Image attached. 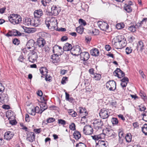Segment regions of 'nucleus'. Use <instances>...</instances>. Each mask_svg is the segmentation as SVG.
Segmentation results:
<instances>
[{"label": "nucleus", "mask_w": 147, "mask_h": 147, "mask_svg": "<svg viewBox=\"0 0 147 147\" xmlns=\"http://www.w3.org/2000/svg\"><path fill=\"white\" fill-rule=\"evenodd\" d=\"M8 19L11 23L14 25L19 24L22 20V18L20 15L15 13L10 14Z\"/></svg>", "instance_id": "nucleus-1"}, {"label": "nucleus", "mask_w": 147, "mask_h": 147, "mask_svg": "<svg viewBox=\"0 0 147 147\" xmlns=\"http://www.w3.org/2000/svg\"><path fill=\"white\" fill-rule=\"evenodd\" d=\"M56 20L54 18H51L49 19L46 20L45 24L48 28L51 29L53 28L55 29V25L56 24Z\"/></svg>", "instance_id": "nucleus-2"}, {"label": "nucleus", "mask_w": 147, "mask_h": 147, "mask_svg": "<svg viewBox=\"0 0 147 147\" xmlns=\"http://www.w3.org/2000/svg\"><path fill=\"white\" fill-rule=\"evenodd\" d=\"M93 124L94 128L96 130L102 129L103 123L101 119H96L94 120L93 121Z\"/></svg>", "instance_id": "nucleus-3"}, {"label": "nucleus", "mask_w": 147, "mask_h": 147, "mask_svg": "<svg viewBox=\"0 0 147 147\" xmlns=\"http://www.w3.org/2000/svg\"><path fill=\"white\" fill-rule=\"evenodd\" d=\"M106 86L107 89L110 91H114L116 88V83L114 80H109L106 84Z\"/></svg>", "instance_id": "nucleus-4"}, {"label": "nucleus", "mask_w": 147, "mask_h": 147, "mask_svg": "<svg viewBox=\"0 0 147 147\" xmlns=\"http://www.w3.org/2000/svg\"><path fill=\"white\" fill-rule=\"evenodd\" d=\"M93 128L90 125H87L85 126L83 129L84 134L86 135H90L93 132Z\"/></svg>", "instance_id": "nucleus-5"}, {"label": "nucleus", "mask_w": 147, "mask_h": 147, "mask_svg": "<svg viewBox=\"0 0 147 147\" xmlns=\"http://www.w3.org/2000/svg\"><path fill=\"white\" fill-rule=\"evenodd\" d=\"M81 52V49L78 45L73 47L71 51V54L75 56L79 55Z\"/></svg>", "instance_id": "nucleus-6"}, {"label": "nucleus", "mask_w": 147, "mask_h": 147, "mask_svg": "<svg viewBox=\"0 0 147 147\" xmlns=\"http://www.w3.org/2000/svg\"><path fill=\"white\" fill-rule=\"evenodd\" d=\"M109 114L108 110L105 108L101 109L99 112L100 116L103 119L107 118L109 116Z\"/></svg>", "instance_id": "nucleus-7"}, {"label": "nucleus", "mask_w": 147, "mask_h": 147, "mask_svg": "<svg viewBox=\"0 0 147 147\" xmlns=\"http://www.w3.org/2000/svg\"><path fill=\"white\" fill-rule=\"evenodd\" d=\"M38 58V55L37 52L33 50L29 54L28 59L30 61L33 63L36 61Z\"/></svg>", "instance_id": "nucleus-8"}, {"label": "nucleus", "mask_w": 147, "mask_h": 147, "mask_svg": "<svg viewBox=\"0 0 147 147\" xmlns=\"http://www.w3.org/2000/svg\"><path fill=\"white\" fill-rule=\"evenodd\" d=\"M98 25L100 30L102 31H105L108 30L109 26L107 23L105 22L99 21L98 22Z\"/></svg>", "instance_id": "nucleus-9"}, {"label": "nucleus", "mask_w": 147, "mask_h": 147, "mask_svg": "<svg viewBox=\"0 0 147 147\" xmlns=\"http://www.w3.org/2000/svg\"><path fill=\"white\" fill-rule=\"evenodd\" d=\"M51 14L54 16H57L60 12L61 8L55 5H53L51 7Z\"/></svg>", "instance_id": "nucleus-10"}, {"label": "nucleus", "mask_w": 147, "mask_h": 147, "mask_svg": "<svg viewBox=\"0 0 147 147\" xmlns=\"http://www.w3.org/2000/svg\"><path fill=\"white\" fill-rule=\"evenodd\" d=\"M27 140L30 142H32L35 140V135L33 132L28 131L27 133Z\"/></svg>", "instance_id": "nucleus-11"}, {"label": "nucleus", "mask_w": 147, "mask_h": 147, "mask_svg": "<svg viewBox=\"0 0 147 147\" xmlns=\"http://www.w3.org/2000/svg\"><path fill=\"white\" fill-rule=\"evenodd\" d=\"M80 56L81 60L84 61H87L90 57L89 53L86 52H81Z\"/></svg>", "instance_id": "nucleus-12"}, {"label": "nucleus", "mask_w": 147, "mask_h": 147, "mask_svg": "<svg viewBox=\"0 0 147 147\" xmlns=\"http://www.w3.org/2000/svg\"><path fill=\"white\" fill-rule=\"evenodd\" d=\"M35 42L33 40H30L27 42L26 46L28 49H31L30 51H32L35 49V47H34Z\"/></svg>", "instance_id": "nucleus-13"}, {"label": "nucleus", "mask_w": 147, "mask_h": 147, "mask_svg": "<svg viewBox=\"0 0 147 147\" xmlns=\"http://www.w3.org/2000/svg\"><path fill=\"white\" fill-rule=\"evenodd\" d=\"M53 51L54 53L55 52H58L57 53L59 55H62L63 53V51L62 50V48L58 45H55L53 48Z\"/></svg>", "instance_id": "nucleus-14"}, {"label": "nucleus", "mask_w": 147, "mask_h": 147, "mask_svg": "<svg viewBox=\"0 0 147 147\" xmlns=\"http://www.w3.org/2000/svg\"><path fill=\"white\" fill-rule=\"evenodd\" d=\"M46 43V41L43 38L39 37L38 38L37 40V44L39 47H43Z\"/></svg>", "instance_id": "nucleus-15"}, {"label": "nucleus", "mask_w": 147, "mask_h": 147, "mask_svg": "<svg viewBox=\"0 0 147 147\" xmlns=\"http://www.w3.org/2000/svg\"><path fill=\"white\" fill-rule=\"evenodd\" d=\"M105 131L109 137H112L113 138H115L116 137V134L111 129L106 128Z\"/></svg>", "instance_id": "nucleus-16"}, {"label": "nucleus", "mask_w": 147, "mask_h": 147, "mask_svg": "<svg viewBox=\"0 0 147 147\" xmlns=\"http://www.w3.org/2000/svg\"><path fill=\"white\" fill-rule=\"evenodd\" d=\"M14 135V134L13 132L7 131L5 133L4 138L5 139L9 140L12 138Z\"/></svg>", "instance_id": "nucleus-17"}, {"label": "nucleus", "mask_w": 147, "mask_h": 147, "mask_svg": "<svg viewBox=\"0 0 147 147\" xmlns=\"http://www.w3.org/2000/svg\"><path fill=\"white\" fill-rule=\"evenodd\" d=\"M34 17L37 18H40L43 15V11L41 9L35 10L34 12Z\"/></svg>", "instance_id": "nucleus-18"}, {"label": "nucleus", "mask_w": 147, "mask_h": 147, "mask_svg": "<svg viewBox=\"0 0 147 147\" xmlns=\"http://www.w3.org/2000/svg\"><path fill=\"white\" fill-rule=\"evenodd\" d=\"M60 55H59L57 53L51 55V59L53 63H57L59 61V56Z\"/></svg>", "instance_id": "nucleus-19"}, {"label": "nucleus", "mask_w": 147, "mask_h": 147, "mask_svg": "<svg viewBox=\"0 0 147 147\" xmlns=\"http://www.w3.org/2000/svg\"><path fill=\"white\" fill-rule=\"evenodd\" d=\"M90 54L92 56L98 57L99 55V51L97 48H93L90 51Z\"/></svg>", "instance_id": "nucleus-20"}, {"label": "nucleus", "mask_w": 147, "mask_h": 147, "mask_svg": "<svg viewBox=\"0 0 147 147\" xmlns=\"http://www.w3.org/2000/svg\"><path fill=\"white\" fill-rule=\"evenodd\" d=\"M121 86L123 88L127 86V83L129 82V79L126 77H124L121 80Z\"/></svg>", "instance_id": "nucleus-21"}, {"label": "nucleus", "mask_w": 147, "mask_h": 147, "mask_svg": "<svg viewBox=\"0 0 147 147\" xmlns=\"http://www.w3.org/2000/svg\"><path fill=\"white\" fill-rule=\"evenodd\" d=\"M22 28L24 30L25 32L28 33H33L36 31V29L34 28H27L24 26H22Z\"/></svg>", "instance_id": "nucleus-22"}, {"label": "nucleus", "mask_w": 147, "mask_h": 147, "mask_svg": "<svg viewBox=\"0 0 147 147\" xmlns=\"http://www.w3.org/2000/svg\"><path fill=\"white\" fill-rule=\"evenodd\" d=\"M72 48L71 45L68 43H65L63 47V49L65 51H71Z\"/></svg>", "instance_id": "nucleus-23"}, {"label": "nucleus", "mask_w": 147, "mask_h": 147, "mask_svg": "<svg viewBox=\"0 0 147 147\" xmlns=\"http://www.w3.org/2000/svg\"><path fill=\"white\" fill-rule=\"evenodd\" d=\"M125 38L123 35H119L117 36L115 39V42L114 45L116 44L117 45L119 42L123 40Z\"/></svg>", "instance_id": "nucleus-24"}, {"label": "nucleus", "mask_w": 147, "mask_h": 147, "mask_svg": "<svg viewBox=\"0 0 147 147\" xmlns=\"http://www.w3.org/2000/svg\"><path fill=\"white\" fill-rule=\"evenodd\" d=\"M74 138L76 140H78L81 137V134L79 131H75L73 133Z\"/></svg>", "instance_id": "nucleus-25"}, {"label": "nucleus", "mask_w": 147, "mask_h": 147, "mask_svg": "<svg viewBox=\"0 0 147 147\" xmlns=\"http://www.w3.org/2000/svg\"><path fill=\"white\" fill-rule=\"evenodd\" d=\"M12 36H21L22 34L19 31L16 29H13L11 30Z\"/></svg>", "instance_id": "nucleus-26"}, {"label": "nucleus", "mask_w": 147, "mask_h": 147, "mask_svg": "<svg viewBox=\"0 0 147 147\" xmlns=\"http://www.w3.org/2000/svg\"><path fill=\"white\" fill-rule=\"evenodd\" d=\"M126 44L127 41L125 38L118 44L117 45H119V47L121 48L125 47L126 45Z\"/></svg>", "instance_id": "nucleus-27"}, {"label": "nucleus", "mask_w": 147, "mask_h": 147, "mask_svg": "<svg viewBox=\"0 0 147 147\" xmlns=\"http://www.w3.org/2000/svg\"><path fill=\"white\" fill-rule=\"evenodd\" d=\"M132 136L131 134H127L125 137V138L126 141L128 143L131 142L132 139Z\"/></svg>", "instance_id": "nucleus-28"}, {"label": "nucleus", "mask_w": 147, "mask_h": 147, "mask_svg": "<svg viewBox=\"0 0 147 147\" xmlns=\"http://www.w3.org/2000/svg\"><path fill=\"white\" fill-rule=\"evenodd\" d=\"M84 28L81 26H80L76 28V31L78 33L82 34L84 31Z\"/></svg>", "instance_id": "nucleus-29"}, {"label": "nucleus", "mask_w": 147, "mask_h": 147, "mask_svg": "<svg viewBox=\"0 0 147 147\" xmlns=\"http://www.w3.org/2000/svg\"><path fill=\"white\" fill-rule=\"evenodd\" d=\"M138 48L141 51L144 49V45L143 42L141 41H139L137 45Z\"/></svg>", "instance_id": "nucleus-30"}, {"label": "nucleus", "mask_w": 147, "mask_h": 147, "mask_svg": "<svg viewBox=\"0 0 147 147\" xmlns=\"http://www.w3.org/2000/svg\"><path fill=\"white\" fill-rule=\"evenodd\" d=\"M142 130L145 135L147 136V124L146 123L144 124L142 128Z\"/></svg>", "instance_id": "nucleus-31"}, {"label": "nucleus", "mask_w": 147, "mask_h": 147, "mask_svg": "<svg viewBox=\"0 0 147 147\" xmlns=\"http://www.w3.org/2000/svg\"><path fill=\"white\" fill-rule=\"evenodd\" d=\"M80 110L79 111V112L80 113H84V115L85 116H87L88 114V113L86 112V109L84 108H83L82 107H80L79 108Z\"/></svg>", "instance_id": "nucleus-32"}, {"label": "nucleus", "mask_w": 147, "mask_h": 147, "mask_svg": "<svg viewBox=\"0 0 147 147\" xmlns=\"http://www.w3.org/2000/svg\"><path fill=\"white\" fill-rule=\"evenodd\" d=\"M39 23V21L38 20L32 19V20L31 25L36 27L38 26Z\"/></svg>", "instance_id": "nucleus-33"}, {"label": "nucleus", "mask_w": 147, "mask_h": 147, "mask_svg": "<svg viewBox=\"0 0 147 147\" xmlns=\"http://www.w3.org/2000/svg\"><path fill=\"white\" fill-rule=\"evenodd\" d=\"M124 9L128 13L131 12L132 10V8L129 5H127L125 7Z\"/></svg>", "instance_id": "nucleus-34"}, {"label": "nucleus", "mask_w": 147, "mask_h": 147, "mask_svg": "<svg viewBox=\"0 0 147 147\" xmlns=\"http://www.w3.org/2000/svg\"><path fill=\"white\" fill-rule=\"evenodd\" d=\"M140 95L144 101H147V97L146 96V94L145 93L143 92H141L140 93Z\"/></svg>", "instance_id": "nucleus-35"}, {"label": "nucleus", "mask_w": 147, "mask_h": 147, "mask_svg": "<svg viewBox=\"0 0 147 147\" xmlns=\"http://www.w3.org/2000/svg\"><path fill=\"white\" fill-rule=\"evenodd\" d=\"M32 20L30 18H26L25 19V24L28 26L31 25Z\"/></svg>", "instance_id": "nucleus-36"}, {"label": "nucleus", "mask_w": 147, "mask_h": 147, "mask_svg": "<svg viewBox=\"0 0 147 147\" xmlns=\"http://www.w3.org/2000/svg\"><path fill=\"white\" fill-rule=\"evenodd\" d=\"M68 113L69 114L72 115L73 117H76L77 115V113L76 112L74 111L72 109H69L68 110Z\"/></svg>", "instance_id": "nucleus-37"}, {"label": "nucleus", "mask_w": 147, "mask_h": 147, "mask_svg": "<svg viewBox=\"0 0 147 147\" xmlns=\"http://www.w3.org/2000/svg\"><path fill=\"white\" fill-rule=\"evenodd\" d=\"M125 26V25L123 23H120L116 24V27L117 29H120L123 28Z\"/></svg>", "instance_id": "nucleus-38"}, {"label": "nucleus", "mask_w": 147, "mask_h": 147, "mask_svg": "<svg viewBox=\"0 0 147 147\" xmlns=\"http://www.w3.org/2000/svg\"><path fill=\"white\" fill-rule=\"evenodd\" d=\"M93 139L95 141L99 140V139L101 138V137L100 135H96L94 136H92Z\"/></svg>", "instance_id": "nucleus-39"}, {"label": "nucleus", "mask_w": 147, "mask_h": 147, "mask_svg": "<svg viewBox=\"0 0 147 147\" xmlns=\"http://www.w3.org/2000/svg\"><path fill=\"white\" fill-rule=\"evenodd\" d=\"M111 121L113 125H116L118 123L117 118L115 117H113L111 119Z\"/></svg>", "instance_id": "nucleus-40"}, {"label": "nucleus", "mask_w": 147, "mask_h": 147, "mask_svg": "<svg viewBox=\"0 0 147 147\" xmlns=\"http://www.w3.org/2000/svg\"><path fill=\"white\" fill-rule=\"evenodd\" d=\"M94 78L96 80H100L101 78V75L99 74H94Z\"/></svg>", "instance_id": "nucleus-41"}, {"label": "nucleus", "mask_w": 147, "mask_h": 147, "mask_svg": "<svg viewBox=\"0 0 147 147\" xmlns=\"http://www.w3.org/2000/svg\"><path fill=\"white\" fill-rule=\"evenodd\" d=\"M98 144H99L100 147L102 146V145H107L108 144V143L107 141L105 142L104 141L100 140H99Z\"/></svg>", "instance_id": "nucleus-42"}, {"label": "nucleus", "mask_w": 147, "mask_h": 147, "mask_svg": "<svg viewBox=\"0 0 147 147\" xmlns=\"http://www.w3.org/2000/svg\"><path fill=\"white\" fill-rule=\"evenodd\" d=\"M132 49L131 47H127L125 49V52L127 54H129L132 52Z\"/></svg>", "instance_id": "nucleus-43"}, {"label": "nucleus", "mask_w": 147, "mask_h": 147, "mask_svg": "<svg viewBox=\"0 0 147 147\" xmlns=\"http://www.w3.org/2000/svg\"><path fill=\"white\" fill-rule=\"evenodd\" d=\"M142 115L143 116V120L147 122V111H144L143 112Z\"/></svg>", "instance_id": "nucleus-44"}, {"label": "nucleus", "mask_w": 147, "mask_h": 147, "mask_svg": "<svg viewBox=\"0 0 147 147\" xmlns=\"http://www.w3.org/2000/svg\"><path fill=\"white\" fill-rule=\"evenodd\" d=\"M128 29L131 32H134L136 31V28L135 26L134 25L129 26L128 28Z\"/></svg>", "instance_id": "nucleus-45"}, {"label": "nucleus", "mask_w": 147, "mask_h": 147, "mask_svg": "<svg viewBox=\"0 0 147 147\" xmlns=\"http://www.w3.org/2000/svg\"><path fill=\"white\" fill-rule=\"evenodd\" d=\"M86 145L84 143L80 142L78 144H77L76 147H86Z\"/></svg>", "instance_id": "nucleus-46"}, {"label": "nucleus", "mask_w": 147, "mask_h": 147, "mask_svg": "<svg viewBox=\"0 0 147 147\" xmlns=\"http://www.w3.org/2000/svg\"><path fill=\"white\" fill-rule=\"evenodd\" d=\"M118 69L119 68H117L114 71L113 74L115 76L118 77L119 78H121V77L119 76V74H118L119 73V70L117 69Z\"/></svg>", "instance_id": "nucleus-47"}, {"label": "nucleus", "mask_w": 147, "mask_h": 147, "mask_svg": "<svg viewBox=\"0 0 147 147\" xmlns=\"http://www.w3.org/2000/svg\"><path fill=\"white\" fill-rule=\"evenodd\" d=\"M13 43L16 45H18L20 43V40L17 38L13 39L12 41Z\"/></svg>", "instance_id": "nucleus-48"}, {"label": "nucleus", "mask_w": 147, "mask_h": 147, "mask_svg": "<svg viewBox=\"0 0 147 147\" xmlns=\"http://www.w3.org/2000/svg\"><path fill=\"white\" fill-rule=\"evenodd\" d=\"M69 128L70 129L73 131L76 130V126L75 124L74 123H72L71 125H69Z\"/></svg>", "instance_id": "nucleus-49"}, {"label": "nucleus", "mask_w": 147, "mask_h": 147, "mask_svg": "<svg viewBox=\"0 0 147 147\" xmlns=\"http://www.w3.org/2000/svg\"><path fill=\"white\" fill-rule=\"evenodd\" d=\"M79 22L81 25H83L84 26H85L86 24V21L82 19H79Z\"/></svg>", "instance_id": "nucleus-50"}, {"label": "nucleus", "mask_w": 147, "mask_h": 147, "mask_svg": "<svg viewBox=\"0 0 147 147\" xmlns=\"http://www.w3.org/2000/svg\"><path fill=\"white\" fill-rule=\"evenodd\" d=\"M55 119L52 117H49L47 120V123H49L53 122L55 121Z\"/></svg>", "instance_id": "nucleus-51"}, {"label": "nucleus", "mask_w": 147, "mask_h": 147, "mask_svg": "<svg viewBox=\"0 0 147 147\" xmlns=\"http://www.w3.org/2000/svg\"><path fill=\"white\" fill-rule=\"evenodd\" d=\"M58 123L62 125H65L66 123V121L62 119H59L58 120Z\"/></svg>", "instance_id": "nucleus-52"}, {"label": "nucleus", "mask_w": 147, "mask_h": 147, "mask_svg": "<svg viewBox=\"0 0 147 147\" xmlns=\"http://www.w3.org/2000/svg\"><path fill=\"white\" fill-rule=\"evenodd\" d=\"M127 39L129 42H131L135 39V38L133 36H130L128 37Z\"/></svg>", "instance_id": "nucleus-53"}, {"label": "nucleus", "mask_w": 147, "mask_h": 147, "mask_svg": "<svg viewBox=\"0 0 147 147\" xmlns=\"http://www.w3.org/2000/svg\"><path fill=\"white\" fill-rule=\"evenodd\" d=\"M40 107L45 108H46V109H47V106L46 102H44L42 103L40 105Z\"/></svg>", "instance_id": "nucleus-54"}, {"label": "nucleus", "mask_w": 147, "mask_h": 147, "mask_svg": "<svg viewBox=\"0 0 147 147\" xmlns=\"http://www.w3.org/2000/svg\"><path fill=\"white\" fill-rule=\"evenodd\" d=\"M118 70H119V74H121V76L120 77H121V78L124 76L125 74V73L123 72L119 68V69H117Z\"/></svg>", "instance_id": "nucleus-55"}, {"label": "nucleus", "mask_w": 147, "mask_h": 147, "mask_svg": "<svg viewBox=\"0 0 147 147\" xmlns=\"http://www.w3.org/2000/svg\"><path fill=\"white\" fill-rule=\"evenodd\" d=\"M20 126L22 129L25 130L26 131H27L28 128L25 126H24L23 123H20Z\"/></svg>", "instance_id": "nucleus-56"}, {"label": "nucleus", "mask_w": 147, "mask_h": 147, "mask_svg": "<svg viewBox=\"0 0 147 147\" xmlns=\"http://www.w3.org/2000/svg\"><path fill=\"white\" fill-rule=\"evenodd\" d=\"M51 76L50 75L46 74L45 77V80L46 81H49L50 82L51 80L50 79Z\"/></svg>", "instance_id": "nucleus-57"}, {"label": "nucleus", "mask_w": 147, "mask_h": 147, "mask_svg": "<svg viewBox=\"0 0 147 147\" xmlns=\"http://www.w3.org/2000/svg\"><path fill=\"white\" fill-rule=\"evenodd\" d=\"M139 110L140 111H144L146 109V108L144 106H139Z\"/></svg>", "instance_id": "nucleus-58"}, {"label": "nucleus", "mask_w": 147, "mask_h": 147, "mask_svg": "<svg viewBox=\"0 0 147 147\" xmlns=\"http://www.w3.org/2000/svg\"><path fill=\"white\" fill-rule=\"evenodd\" d=\"M24 59V58L23 55H21L18 58V60L20 62H22Z\"/></svg>", "instance_id": "nucleus-59"}, {"label": "nucleus", "mask_w": 147, "mask_h": 147, "mask_svg": "<svg viewBox=\"0 0 147 147\" xmlns=\"http://www.w3.org/2000/svg\"><path fill=\"white\" fill-rule=\"evenodd\" d=\"M133 126L134 127V128H139V123H138V122H136L134 123H133Z\"/></svg>", "instance_id": "nucleus-60"}, {"label": "nucleus", "mask_w": 147, "mask_h": 147, "mask_svg": "<svg viewBox=\"0 0 147 147\" xmlns=\"http://www.w3.org/2000/svg\"><path fill=\"white\" fill-rule=\"evenodd\" d=\"M9 123L12 125H16L17 122L15 120L9 121Z\"/></svg>", "instance_id": "nucleus-61"}, {"label": "nucleus", "mask_w": 147, "mask_h": 147, "mask_svg": "<svg viewBox=\"0 0 147 147\" xmlns=\"http://www.w3.org/2000/svg\"><path fill=\"white\" fill-rule=\"evenodd\" d=\"M30 119L29 117V115L27 114H26V117H25V120L26 122H28L30 121Z\"/></svg>", "instance_id": "nucleus-62"}, {"label": "nucleus", "mask_w": 147, "mask_h": 147, "mask_svg": "<svg viewBox=\"0 0 147 147\" xmlns=\"http://www.w3.org/2000/svg\"><path fill=\"white\" fill-rule=\"evenodd\" d=\"M67 77H63L61 80V83L63 84H64L66 83L65 80H66L67 79Z\"/></svg>", "instance_id": "nucleus-63"}, {"label": "nucleus", "mask_w": 147, "mask_h": 147, "mask_svg": "<svg viewBox=\"0 0 147 147\" xmlns=\"http://www.w3.org/2000/svg\"><path fill=\"white\" fill-rule=\"evenodd\" d=\"M105 49L108 51H109L111 49V46L109 45H106L105 46Z\"/></svg>", "instance_id": "nucleus-64"}]
</instances>
